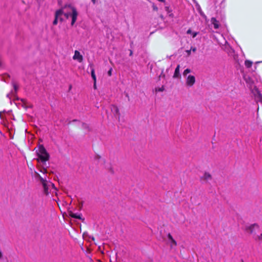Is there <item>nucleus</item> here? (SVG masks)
Listing matches in <instances>:
<instances>
[{
  "mask_svg": "<svg viewBox=\"0 0 262 262\" xmlns=\"http://www.w3.org/2000/svg\"><path fill=\"white\" fill-rule=\"evenodd\" d=\"M244 78L255 100L262 102V94L257 88V86L262 85V81L260 76L257 75H253L251 77L245 75L244 76Z\"/></svg>",
  "mask_w": 262,
  "mask_h": 262,
  "instance_id": "nucleus-1",
  "label": "nucleus"
},
{
  "mask_svg": "<svg viewBox=\"0 0 262 262\" xmlns=\"http://www.w3.org/2000/svg\"><path fill=\"white\" fill-rule=\"evenodd\" d=\"M69 8H70V11L68 12H66L64 9L58 10L56 12L55 18L53 21V25H57L58 20L62 21L64 19L63 16L66 19L71 18L72 19L71 25L73 26L74 25L77 19L78 12L76 9L73 6H69Z\"/></svg>",
  "mask_w": 262,
  "mask_h": 262,
  "instance_id": "nucleus-2",
  "label": "nucleus"
},
{
  "mask_svg": "<svg viewBox=\"0 0 262 262\" xmlns=\"http://www.w3.org/2000/svg\"><path fill=\"white\" fill-rule=\"evenodd\" d=\"M37 155L39 160L42 162H45L49 159V156L45 148L42 146L39 147Z\"/></svg>",
  "mask_w": 262,
  "mask_h": 262,
  "instance_id": "nucleus-3",
  "label": "nucleus"
},
{
  "mask_svg": "<svg viewBox=\"0 0 262 262\" xmlns=\"http://www.w3.org/2000/svg\"><path fill=\"white\" fill-rule=\"evenodd\" d=\"M39 178L43 187L45 193L46 194H48L49 193L48 189L50 187H52L53 188L55 189L54 184L50 182H48L45 179L42 178L40 176H39Z\"/></svg>",
  "mask_w": 262,
  "mask_h": 262,
  "instance_id": "nucleus-4",
  "label": "nucleus"
},
{
  "mask_svg": "<svg viewBox=\"0 0 262 262\" xmlns=\"http://www.w3.org/2000/svg\"><path fill=\"white\" fill-rule=\"evenodd\" d=\"M259 229V226L256 224L247 225L245 227V231L247 232L255 235L256 232Z\"/></svg>",
  "mask_w": 262,
  "mask_h": 262,
  "instance_id": "nucleus-5",
  "label": "nucleus"
},
{
  "mask_svg": "<svg viewBox=\"0 0 262 262\" xmlns=\"http://www.w3.org/2000/svg\"><path fill=\"white\" fill-rule=\"evenodd\" d=\"M167 243L171 249H175L177 246V243L173 238L172 236L168 233L167 234Z\"/></svg>",
  "mask_w": 262,
  "mask_h": 262,
  "instance_id": "nucleus-6",
  "label": "nucleus"
},
{
  "mask_svg": "<svg viewBox=\"0 0 262 262\" xmlns=\"http://www.w3.org/2000/svg\"><path fill=\"white\" fill-rule=\"evenodd\" d=\"M195 82V78L194 76L192 75H188L186 77V85L189 87L192 86Z\"/></svg>",
  "mask_w": 262,
  "mask_h": 262,
  "instance_id": "nucleus-7",
  "label": "nucleus"
},
{
  "mask_svg": "<svg viewBox=\"0 0 262 262\" xmlns=\"http://www.w3.org/2000/svg\"><path fill=\"white\" fill-rule=\"evenodd\" d=\"M12 84H13V86L14 90H12L11 92L10 93L8 94L7 95V97L8 98H9L10 99H11V97L12 96H13V97H15V95H16V94L17 93V90L18 89V86H17V85L15 83L13 82Z\"/></svg>",
  "mask_w": 262,
  "mask_h": 262,
  "instance_id": "nucleus-8",
  "label": "nucleus"
},
{
  "mask_svg": "<svg viewBox=\"0 0 262 262\" xmlns=\"http://www.w3.org/2000/svg\"><path fill=\"white\" fill-rule=\"evenodd\" d=\"M73 59L74 60H77L79 62H81L83 60V57L78 51L76 50L74 52V55L73 57Z\"/></svg>",
  "mask_w": 262,
  "mask_h": 262,
  "instance_id": "nucleus-9",
  "label": "nucleus"
},
{
  "mask_svg": "<svg viewBox=\"0 0 262 262\" xmlns=\"http://www.w3.org/2000/svg\"><path fill=\"white\" fill-rule=\"evenodd\" d=\"M200 179L202 181L209 182L212 180V176L209 172H205Z\"/></svg>",
  "mask_w": 262,
  "mask_h": 262,
  "instance_id": "nucleus-10",
  "label": "nucleus"
},
{
  "mask_svg": "<svg viewBox=\"0 0 262 262\" xmlns=\"http://www.w3.org/2000/svg\"><path fill=\"white\" fill-rule=\"evenodd\" d=\"M222 48L228 54H231L233 52V50L230 47L229 45L226 40L225 41L224 47H223Z\"/></svg>",
  "mask_w": 262,
  "mask_h": 262,
  "instance_id": "nucleus-11",
  "label": "nucleus"
},
{
  "mask_svg": "<svg viewBox=\"0 0 262 262\" xmlns=\"http://www.w3.org/2000/svg\"><path fill=\"white\" fill-rule=\"evenodd\" d=\"M211 23L213 25L214 28L217 29L219 28V21L214 17L211 19Z\"/></svg>",
  "mask_w": 262,
  "mask_h": 262,
  "instance_id": "nucleus-12",
  "label": "nucleus"
},
{
  "mask_svg": "<svg viewBox=\"0 0 262 262\" xmlns=\"http://www.w3.org/2000/svg\"><path fill=\"white\" fill-rule=\"evenodd\" d=\"M179 69H180V66L178 65L177 68H176L175 69V71H174V75H173V77L174 78H178L179 77Z\"/></svg>",
  "mask_w": 262,
  "mask_h": 262,
  "instance_id": "nucleus-13",
  "label": "nucleus"
},
{
  "mask_svg": "<svg viewBox=\"0 0 262 262\" xmlns=\"http://www.w3.org/2000/svg\"><path fill=\"white\" fill-rule=\"evenodd\" d=\"M91 76L94 80V82H96V76L95 74V70L92 67L91 68Z\"/></svg>",
  "mask_w": 262,
  "mask_h": 262,
  "instance_id": "nucleus-14",
  "label": "nucleus"
},
{
  "mask_svg": "<svg viewBox=\"0 0 262 262\" xmlns=\"http://www.w3.org/2000/svg\"><path fill=\"white\" fill-rule=\"evenodd\" d=\"M252 62L250 60H246L245 62V66L247 68H250L252 65Z\"/></svg>",
  "mask_w": 262,
  "mask_h": 262,
  "instance_id": "nucleus-15",
  "label": "nucleus"
},
{
  "mask_svg": "<svg viewBox=\"0 0 262 262\" xmlns=\"http://www.w3.org/2000/svg\"><path fill=\"white\" fill-rule=\"evenodd\" d=\"M253 238L256 240V241H262V234H260V235H254Z\"/></svg>",
  "mask_w": 262,
  "mask_h": 262,
  "instance_id": "nucleus-16",
  "label": "nucleus"
},
{
  "mask_svg": "<svg viewBox=\"0 0 262 262\" xmlns=\"http://www.w3.org/2000/svg\"><path fill=\"white\" fill-rule=\"evenodd\" d=\"M70 215L71 217H73V218H75V219H80V214H78L77 213H71L70 214Z\"/></svg>",
  "mask_w": 262,
  "mask_h": 262,
  "instance_id": "nucleus-17",
  "label": "nucleus"
},
{
  "mask_svg": "<svg viewBox=\"0 0 262 262\" xmlns=\"http://www.w3.org/2000/svg\"><path fill=\"white\" fill-rule=\"evenodd\" d=\"M164 90V86H162L160 88H157L155 89V91L156 92H163Z\"/></svg>",
  "mask_w": 262,
  "mask_h": 262,
  "instance_id": "nucleus-18",
  "label": "nucleus"
},
{
  "mask_svg": "<svg viewBox=\"0 0 262 262\" xmlns=\"http://www.w3.org/2000/svg\"><path fill=\"white\" fill-rule=\"evenodd\" d=\"M190 72H191V71L189 69H187L185 70L183 72V76L186 77L188 73H190Z\"/></svg>",
  "mask_w": 262,
  "mask_h": 262,
  "instance_id": "nucleus-19",
  "label": "nucleus"
},
{
  "mask_svg": "<svg viewBox=\"0 0 262 262\" xmlns=\"http://www.w3.org/2000/svg\"><path fill=\"white\" fill-rule=\"evenodd\" d=\"M152 7L154 11H157L158 10V7L156 6L154 4H152Z\"/></svg>",
  "mask_w": 262,
  "mask_h": 262,
  "instance_id": "nucleus-20",
  "label": "nucleus"
},
{
  "mask_svg": "<svg viewBox=\"0 0 262 262\" xmlns=\"http://www.w3.org/2000/svg\"><path fill=\"white\" fill-rule=\"evenodd\" d=\"M198 33L196 32H192V33L191 34V35L193 38H194L195 37H196V36L198 35Z\"/></svg>",
  "mask_w": 262,
  "mask_h": 262,
  "instance_id": "nucleus-21",
  "label": "nucleus"
},
{
  "mask_svg": "<svg viewBox=\"0 0 262 262\" xmlns=\"http://www.w3.org/2000/svg\"><path fill=\"white\" fill-rule=\"evenodd\" d=\"M113 110L114 111L116 114H118L119 112V110L116 106H114Z\"/></svg>",
  "mask_w": 262,
  "mask_h": 262,
  "instance_id": "nucleus-22",
  "label": "nucleus"
},
{
  "mask_svg": "<svg viewBox=\"0 0 262 262\" xmlns=\"http://www.w3.org/2000/svg\"><path fill=\"white\" fill-rule=\"evenodd\" d=\"M165 9L166 11L167 12V13H169L170 12V10L168 6H166L165 7Z\"/></svg>",
  "mask_w": 262,
  "mask_h": 262,
  "instance_id": "nucleus-23",
  "label": "nucleus"
},
{
  "mask_svg": "<svg viewBox=\"0 0 262 262\" xmlns=\"http://www.w3.org/2000/svg\"><path fill=\"white\" fill-rule=\"evenodd\" d=\"M112 69H111L108 71V76H111L112 75Z\"/></svg>",
  "mask_w": 262,
  "mask_h": 262,
  "instance_id": "nucleus-24",
  "label": "nucleus"
},
{
  "mask_svg": "<svg viewBox=\"0 0 262 262\" xmlns=\"http://www.w3.org/2000/svg\"><path fill=\"white\" fill-rule=\"evenodd\" d=\"M192 31H191V29H188L187 31V34H191L192 33Z\"/></svg>",
  "mask_w": 262,
  "mask_h": 262,
  "instance_id": "nucleus-25",
  "label": "nucleus"
},
{
  "mask_svg": "<svg viewBox=\"0 0 262 262\" xmlns=\"http://www.w3.org/2000/svg\"><path fill=\"white\" fill-rule=\"evenodd\" d=\"M191 51H192L193 52H195L196 50V48L191 47L190 49Z\"/></svg>",
  "mask_w": 262,
  "mask_h": 262,
  "instance_id": "nucleus-26",
  "label": "nucleus"
},
{
  "mask_svg": "<svg viewBox=\"0 0 262 262\" xmlns=\"http://www.w3.org/2000/svg\"><path fill=\"white\" fill-rule=\"evenodd\" d=\"M82 127L84 128H86L88 127V126L86 124H85V123H83L82 124Z\"/></svg>",
  "mask_w": 262,
  "mask_h": 262,
  "instance_id": "nucleus-27",
  "label": "nucleus"
},
{
  "mask_svg": "<svg viewBox=\"0 0 262 262\" xmlns=\"http://www.w3.org/2000/svg\"><path fill=\"white\" fill-rule=\"evenodd\" d=\"M3 257V253L2 251L0 250V259H2Z\"/></svg>",
  "mask_w": 262,
  "mask_h": 262,
  "instance_id": "nucleus-28",
  "label": "nucleus"
},
{
  "mask_svg": "<svg viewBox=\"0 0 262 262\" xmlns=\"http://www.w3.org/2000/svg\"><path fill=\"white\" fill-rule=\"evenodd\" d=\"M94 88L96 89V82H94Z\"/></svg>",
  "mask_w": 262,
  "mask_h": 262,
  "instance_id": "nucleus-29",
  "label": "nucleus"
},
{
  "mask_svg": "<svg viewBox=\"0 0 262 262\" xmlns=\"http://www.w3.org/2000/svg\"><path fill=\"white\" fill-rule=\"evenodd\" d=\"M40 172H42V173H45V172H46V169H42V170H40Z\"/></svg>",
  "mask_w": 262,
  "mask_h": 262,
  "instance_id": "nucleus-30",
  "label": "nucleus"
},
{
  "mask_svg": "<svg viewBox=\"0 0 262 262\" xmlns=\"http://www.w3.org/2000/svg\"><path fill=\"white\" fill-rule=\"evenodd\" d=\"M191 51V50H187V51H186V52H187V54H188V55H189V54H190Z\"/></svg>",
  "mask_w": 262,
  "mask_h": 262,
  "instance_id": "nucleus-31",
  "label": "nucleus"
},
{
  "mask_svg": "<svg viewBox=\"0 0 262 262\" xmlns=\"http://www.w3.org/2000/svg\"><path fill=\"white\" fill-rule=\"evenodd\" d=\"M92 2H93V4H95L96 2V0H92Z\"/></svg>",
  "mask_w": 262,
  "mask_h": 262,
  "instance_id": "nucleus-32",
  "label": "nucleus"
},
{
  "mask_svg": "<svg viewBox=\"0 0 262 262\" xmlns=\"http://www.w3.org/2000/svg\"><path fill=\"white\" fill-rule=\"evenodd\" d=\"M0 118H2V112H0Z\"/></svg>",
  "mask_w": 262,
  "mask_h": 262,
  "instance_id": "nucleus-33",
  "label": "nucleus"
},
{
  "mask_svg": "<svg viewBox=\"0 0 262 262\" xmlns=\"http://www.w3.org/2000/svg\"><path fill=\"white\" fill-rule=\"evenodd\" d=\"M260 62H261V61H257V62H256V63H259Z\"/></svg>",
  "mask_w": 262,
  "mask_h": 262,
  "instance_id": "nucleus-34",
  "label": "nucleus"
}]
</instances>
